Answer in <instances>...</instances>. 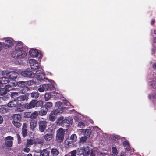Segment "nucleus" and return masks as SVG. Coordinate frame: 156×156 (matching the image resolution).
<instances>
[{"label": "nucleus", "mask_w": 156, "mask_h": 156, "mask_svg": "<svg viewBox=\"0 0 156 156\" xmlns=\"http://www.w3.org/2000/svg\"><path fill=\"white\" fill-rule=\"evenodd\" d=\"M2 74L3 76H6L9 79L12 80L16 79L18 75L17 72L14 71H9L8 70L2 71Z\"/></svg>", "instance_id": "nucleus-1"}, {"label": "nucleus", "mask_w": 156, "mask_h": 156, "mask_svg": "<svg viewBox=\"0 0 156 156\" xmlns=\"http://www.w3.org/2000/svg\"><path fill=\"white\" fill-rule=\"evenodd\" d=\"M16 84L19 87L21 92L23 94H27L29 90V88L27 86V83L25 81H20L17 82Z\"/></svg>", "instance_id": "nucleus-2"}, {"label": "nucleus", "mask_w": 156, "mask_h": 156, "mask_svg": "<svg viewBox=\"0 0 156 156\" xmlns=\"http://www.w3.org/2000/svg\"><path fill=\"white\" fill-rule=\"evenodd\" d=\"M10 55L12 57L14 58H23L27 56V53L25 51H22L20 52L15 50L11 53Z\"/></svg>", "instance_id": "nucleus-3"}, {"label": "nucleus", "mask_w": 156, "mask_h": 156, "mask_svg": "<svg viewBox=\"0 0 156 156\" xmlns=\"http://www.w3.org/2000/svg\"><path fill=\"white\" fill-rule=\"evenodd\" d=\"M14 44V40L12 38L7 37L5 39V41L3 43V47L4 48L9 50L13 46Z\"/></svg>", "instance_id": "nucleus-4"}, {"label": "nucleus", "mask_w": 156, "mask_h": 156, "mask_svg": "<svg viewBox=\"0 0 156 156\" xmlns=\"http://www.w3.org/2000/svg\"><path fill=\"white\" fill-rule=\"evenodd\" d=\"M35 75H36L39 80L42 81L44 80V81H45L47 80L48 78H45V75L44 73L43 72L41 67H39L38 69L35 71Z\"/></svg>", "instance_id": "nucleus-5"}, {"label": "nucleus", "mask_w": 156, "mask_h": 156, "mask_svg": "<svg viewBox=\"0 0 156 156\" xmlns=\"http://www.w3.org/2000/svg\"><path fill=\"white\" fill-rule=\"evenodd\" d=\"M65 134V131L62 128H60L57 131L56 140L59 143L62 142L63 140Z\"/></svg>", "instance_id": "nucleus-6"}, {"label": "nucleus", "mask_w": 156, "mask_h": 156, "mask_svg": "<svg viewBox=\"0 0 156 156\" xmlns=\"http://www.w3.org/2000/svg\"><path fill=\"white\" fill-rule=\"evenodd\" d=\"M17 99L18 103L20 104L21 107H23L27 101L28 99V95L26 94H24V95L19 96Z\"/></svg>", "instance_id": "nucleus-7"}, {"label": "nucleus", "mask_w": 156, "mask_h": 156, "mask_svg": "<svg viewBox=\"0 0 156 156\" xmlns=\"http://www.w3.org/2000/svg\"><path fill=\"white\" fill-rule=\"evenodd\" d=\"M20 74L22 76L26 78H32L35 76V73L29 69L22 71Z\"/></svg>", "instance_id": "nucleus-8"}, {"label": "nucleus", "mask_w": 156, "mask_h": 156, "mask_svg": "<svg viewBox=\"0 0 156 156\" xmlns=\"http://www.w3.org/2000/svg\"><path fill=\"white\" fill-rule=\"evenodd\" d=\"M13 137L11 136H8L5 137L4 139L5 144L7 147H11L13 145Z\"/></svg>", "instance_id": "nucleus-9"}, {"label": "nucleus", "mask_w": 156, "mask_h": 156, "mask_svg": "<svg viewBox=\"0 0 156 156\" xmlns=\"http://www.w3.org/2000/svg\"><path fill=\"white\" fill-rule=\"evenodd\" d=\"M29 63L31 68L35 71L39 67H41L39 65L37 62L34 59H30Z\"/></svg>", "instance_id": "nucleus-10"}, {"label": "nucleus", "mask_w": 156, "mask_h": 156, "mask_svg": "<svg viewBox=\"0 0 156 156\" xmlns=\"http://www.w3.org/2000/svg\"><path fill=\"white\" fill-rule=\"evenodd\" d=\"M39 129L41 132H44L46 129L47 122L45 121H41L38 122Z\"/></svg>", "instance_id": "nucleus-11"}, {"label": "nucleus", "mask_w": 156, "mask_h": 156, "mask_svg": "<svg viewBox=\"0 0 156 156\" xmlns=\"http://www.w3.org/2000/svg\"><path fill=\"white\" fill-rule=\"evenodd\" d=\"M84 152L83 156H88L90 154V156H95V152L93 150H90L89 147H84Z\"/></svg>", "instance_id": "nucleus-12"}, {"label": "nucleus", "mask_w": 156, "mask_h": 156, "mask_svg": "<svg viewBox=\"0 0 156 156\" xmlns=\"http://www.w3.org/2000/svg\"><path fill=\"white\" fill-rule=\"evenodd\" d=\"M30 56L33 57H38L40 54L38 51L36 49H31L29 51Z\"/></svg>", "instance_id": "nucleus-13"}, {"label": "nucleus", "mask_w": 156, "mask_h": 156, "mask_svg": "<svg viewBox=\"0 0 156 156\" xmlns=\"http://www.w3.org/2000/svg\"><path fill=\"white\" fill-rule=\"evenodd\" d=\"M53 135V132L51 130L50 132L44 135V138L45 140L49 141L52 139Z\"/></svg>", "instance_id": "nucleus-14"}, {"label": "nucleus", "mask_w": 156, "mask_h": 156, "mask_svg": "<svg viewBox=\"0 0 156 156\" xmlns=\"http://www.w3.org/2000/svg\"><path fill=\"white\" fill-rule=\"evenodd\" d=\"M23 46L22 43L21 42H18L15 47V50L21 52L22 51H24L23 50Z\"/></svg>", "instance_id": "nucleus-15"}, {"label": "nucleus", "mask_w": 156, "mask_h": 156, "mask_svg": "<svg viewBox=\"0 0 156 156\" xmlns=\"http://www.w3.org/2000/svg\"><path fill=\"white\" fill-rule=\"evenodd\" d=\"M34 101L35 100L33 99L29 103H26L25 105V107L27 109H30L35 107Z\"/></svg>", "instance_id": "nucleus-16"}, {"label": "nucleus", "mask_w": 156, "mask_h": 156, "mask_svg": "<svg viewBox=\"0 0 156 156\" xmlns=\"http://www.w3.org/2000/svg\"><path fill=\"white\" fill-rule=\"evenodd\" d=\"M27 124L26 123H24L22 126V133L23 137H25L27 134Z\"/></svg>", "instance_id": "nucleus-17"}, {"label": "nucleus", "mask_w": 156, "mask_h": 156, "mask_svg": "<svg viewBox=\"0 0 156 156\" xmlns=\"http://www.w3.org/2000/svg\"><path fill=\"white\" fill-rule=\"evenodd\" d=\"M55 108V110H54L52 112L55 114L56 115L61 113L63 112V110L65 109V107Z\"/></svg>", "instance_id": "nucleus-18"}, {"label": "nucleus", "mask_w": 156, "mask_h": 156, "mask_svg": "<svg viewBox=\"0 0 156 156\" xmlns=\"http://www.w3.org/2000/svg\"><path fill=\"white\" fill-rule=\"evenodd\" d=\"M18 102L15 100H12L9 102L7 105V106L9 107H15L17 105Z\"/></svg>", "instance_id": "nucleus-19"}, {"label": "nucleus", "mask_w": 156, "mask_h": 156, "mask_svg": "<svg viewBox=\"0 0 156 156\" xmlns=\"http://www.w3.org/2000/svg\"><path fill=\"white\" fill-rule=\"evenodd\" d=\"M12 121H17L20 122L21 120V115L19 114H16L13 115V116Z\"/></svg>", "instance_id": "nucleus-20"}, {"label": "nucleus", "mask_w": 156, "mask_h": 156, "mask_svg": "<svg viewBox=\"0 0 156 156\" xmlns=\"http://www.w3.org/2000/svg\"><path fill=\"white\" fill-rule=\"evenodd\" d=\"M35 101L34 105H35V107L40 108L42 107L43 104V101L41 100L37 101V100H35Z\"/></svg>", "instance_id": "nucleus-21"}, {"label": "nucleus", "mask_w": 156, "mask_h": 156, "mask_svg": "<svg viewBox=\"0 0 156 156\" xmlns=\"http://www.w3.org/2000/svg\"><path fill=\"white\" fill-rule=\"evenodd\" d=\"M59 154L58 149L55 148L51 150V154L52 156H57Z\"/></svg>", "instance_id": "nucleus-22"}, {"label": "nucleus", "mask_w": 156, "mask_h": 156, "mask_svg": "<svg viewBox=\"0 0 156 156\" xmlns=\"http://www.w3.org/2000/svg\"><path fill=\"white\" fill-rule=\"evenodd\" d=\"M0 82L1 85L6 84L9 82V80L8 78L4 77L1 78Z\"/></svg>", "instance_id": "nucleus-23"}, {"label": "nucleus", "mask_w": 156, "mask_h": 156, "mask_svg": "<svg viewBox=\"0 0 156 156\" xmlns=\"http://www.w3.org/2000/svg\"><path fill=\"white\" fill-rule=\"evenodd\" d=\"M37 122L35 120H32L30 122V126L32 130H34L36 127Z\"/></svg>", "instance_id": "nucleus-24"}, {"label": "nucleus", "mask_w": 156, "mask_h": 156, "mask_svg": "<svg viewBox=\"0 0 156 156\" xmlns=\"http://www.w3.org/2000/svg\"><path fill=\"white\" fill-rule=\"evenodd\" d=\"M10 96L12 98H13V100L17 101V98H18L19 96L18 92H13L11 94Z\"/></svg>", "instance_id": "nucleus-25"}, {"label": "nucleus", "mask_w": 156, "mask_h": 156, "mask_svg": "<svg viewBox=\"0 0 156 156\" xmlns=\"http://www.w3.org/2000/svg\"><path fill=\"white\" fill-rule=\"evenodd\" d=\"M125 149L127 151H129L130 150V147L128 141H124L123 143Z\"/></svg>", "instance_id": "nucleus-26"}, {"label": "nucleus", "mask_w": 156, "mask_h": 156, "mask_svg": "<svg viewBox=\"0 0 156 156\" xmlns=\"http://www.w3.org/2000/svg\"><path fill=\"white\" fill-rule=\"evenodd\" d=\"M53 86V85L51 83L44 84L42 85V87H43L44 90H48L49 89L50 90Z\"/></svg>", "instance_id": "nucleus-27"}, {"label": "nucleus", "mask_w": 156, "mask_h": 156, "mask_svg": "<svg viewBox=\"0 0 156 156\" xmlns=\"http://www.w3.org/2000/svg\"><path fill=\"white\" fill-rule=\"evenodd\" d=\"M39 94L38 92H34L31 93V97L34 100H37L39 96Z\"/></svg>", "instance_id": "nucleus-28"}, {"label": "nucleus", "mask_w": 156, "mask_h": 156, "mask_svg": "<svg viewBox=\"0 0 156 156\" xmlns=\"http://www.w3.org/2000/svg\"><path fill=\"white\" fill-rule=\"evenodd\" d=\"M52 106V103L51 102H49L46 103L43 107L45 108V109L48 111L49 109L51 108Z\"/></svg>", "instance_id": "nucleus-29"}, {"label": "nucleus", "mask_w": 156, "mask_h": 156, "mask_svg": "<svg viewBox=\"0 0 156 156\" xmlns=\"http://www.w3.org/2000/svg\"><path fill=\"white\" fill-rule=\"evenodd\" d=\"M76 151L77 154L79 155H83L84 152V147L79 148Z\"/></svg>", "instance_id": "nucleus-30"}, {"label": "nucleus", "mask_w": 156, "mask_h": 156, "mask_svg": "<svg viewBox=\"0 0 156 156\" xmlns=\"http://www.w3.org/2000/svg\"><path fill=\"white\" fill-rule=\"evenodd\" d=\"M88 138V137L86 136L81 137L80 140V143L82 144L86 143Z\"/></svg>", "instance_id": "nucleus-31"}, {"label": "nucleus", "mask_w": 156, "mask_h": 156, "mask_svg": "<svg viewBox=\"0 0 156 156\" xmlns=\"http://www.w3.org/2000/svg\"><path fill=\"white\" fill-rule=\"evenodd\" d=\"M56 118V115L53 112H51L49 115V119L52 122H53L55 120Z\"/></svg>", "instance_id": "nucleus-32"}, {"label": "nucleus", "mask_w": 156, "mask_h": 156, "mask_svg": "<svg viewBox=\"0 0 156 156\" xmlns=\"http://www.w3.org/2000/svg\"><path fill=\"white\" fill-rule=\"evenodd\" d=\"M70 140L71 142H74L77 140V136L75 134H72L70 137Z\"/></svg>", "instance_id": "nucleus-33"}, {"label": "nucleus", "mask_w": 156, "mask_h": 156, "mask_svg": "<svg viewBox=\"0 0 156 156\" xmlns=\"http://www.w3.org/2000/svg\"><path fill=\"white\" fill-rule=\"evenodd\" d=\"M48 111L46 109H41L38 111V114L41 116H44L46 115Z\"/></svg>", "instance_id": "nucleus-34"}, {"label": "nucleus", "mask_w": 156, "mask_h": 156, "mask_svg": "<svg viewBox=\"0 0 156 156\" xmlns=\"http://www.w3.org/2000/svg\"><path fill=\"white\" fill-rule=\"evenodd\" d=\"M76 154H77L76 151V150H73L68 154H66L65 156H76Z\"/></svg>", "instance_id": "nucleus-35"}, {"label": "nucleus", "mask_w": 156, "mask_h": 156, "mask_svg": "<svg viewBox=\"0 0 156 156\" xmlns=\"http://www.w3.org/2000/svg\"><path fill=\"white\" fill-rule=\"evenodd\" d=\"M12 123L14 126L17 128H19L21 125L20 122L17 121H12Z\"/></svg>", "instance_id": "nucleus-36"}, {"label": "nucleus", "mask_w": 156, "mask_h": 156, "mask_svg": "<svg viewBox=\"0 0 156 156\" xmlns=\"http://www.w3.org/2000/svg\"><path fill=\"white\" fill-rule=\"evenodd\" d=\"M31 118L32 119H34L36 118L38 115V112L36 111H34L31 114Z\"/></svg>", "instance_id": "nucleus-37"}, {"label": "nucleus", "mask_w": 156, "mask_h": 156, "mask_svg": "<svg viewBox=\"0 0 156 156\" xmlns=\"http://www.w3.org/2000/svg\"><path fill=\"white\" fill-rule=\"evenodd\" d=\"M7 92V90L4 88H0V95H3L5 94Z\"/></svg>", "instance_id": "nucleus-38"}, {"label": "nucleus", "mask_w": 156, "mask_h": 156, "mask_svg": "<svg viewBox=\"0 0 156 156\" xmlns=\"http://www.w3.org/2000/svg\"><path fill=\"white\" fill-rule=\"evenodd\" d=\"M51 98V95L50 93H46L44 95L45 100L48 101Z\"/></svg>", "instance_id": "nucleus-39"}, {"label": "nucleus", "mask_w": 156, "mask_h": 156, "mask_svg": "<svg viewBox=\"0 0 156 156\" xmlns=\"http://www.w3.org/2000/svg\"><path fill=\"white\" fill-rule=\"evenodd\" d=\"M112 152L114 155L117 156V155L118 152L116 148L115 147H112Z\"/></svg>", "instance_id": "nucleus-40"}, {"label": "nucleus", "mask_w": 156, "mask_h": 156, "mask_svg": "<svg viewBox=\"0 0 156 156\" xmlns=\"http://www.w3.org/2000/svg\"><path fill=\"white\" fill-rule=\"evenodd\" d=\"M31 113L30 112H26L24 114V117L25 118H31Z\"/></svg>", "instance_id": "nucleus-41"}, {"label": "nucleus", "mask_w": 156, "mask_h": 156, "mask_svg": "<svg viewBox=\"0 0 156 156\" xmlns=\"http://www.w3.org/2000/svg\"><path fill=\"white\" fill-rule=\"evenodd\" d=\"M33 140L31 139H27V147L32 145L33 144Z\"/></svg>", "instance_id": "nucleus-42"}, {"label": "nucleus", "mask_w": 156, "mask_h": 156, "mask_svg": "<svg viewBox=\"0 0 156 156\" xmlns=\"http://www.w3.org/2000/svg\"><path fill=\"white\" fill-rule=\"evenodd\" d=\"M62 104L61 101L58 102L56 103L55 108H62L61 107V105Z\"/></svg>", "instance_id": "nucleus-43"}, {"label": "nucleus", "mask_w": 156, "mask_h": 156, "mask_svg": "<svg viewBox=\"0 0 156 156\" xmlns=\"http://www.w3.org/2000/svg\"><path fill=\"white\" fill-rule=\"evenodd\" d=\"M78 126L80 128H83L85 126V124L82 122H79L78 124Z\"/></svg>", "instance_id": "nucleus-44"}, {"label": "nucleus", "mask_w": 156, "mask_h": 156, "mask_svg": "<svg viewBox=\"0 0 156 156\" xmlns=\"http://www.w3.org/2000/svg\"><path fill=\"white\" fill-rule=\"evenodd\" d=\"M70 123V122L66 118H65L64 119H63V122L62 123H67V125H66V126H69V124Z\"/></svg>", "instance_id": "nucleus-45"}, {"label": "nucleus", "mask_w": 156, "mask_h": 156, "mask_svg": "<svg viewBox=\"0 0 156 156\" xmlns=\"http://www.w3.org/2000/svg\"><path fill=\"white\" fill-rule=\"evenodd\" d=\"M64 117L62 116H60L59 117H58L57 119V121L59 122L62 123Z\"/></svg>", "instance_id": "nucleus-46"}, {"label": "nucleus", "mask_w": 156, "mask_h": 156, "mask_svg": "<svg viewBox=\"0 0 156 156\" xmlns=\"http://www.w3.org/2000/svg\"><path fill=\"white\" fill-rule=\"evenodd\" d=\"M27 83V85L29 86H30L34 84V82L31 80L25 81Z\"/></svg>", "instance_id": "nucleus-47"}, {"label": "nucleus", "mask_w": 156, "mask_h": 156, "mask_svg": "<svg viewBox=\"0 0 156 156\" xmlns=\"http://www.w3.org/2000/svg\"><path fill=\"white\" fill-rule=\"evenodd\" d=\"M0 112L2 113H5L6 112V110L4 108L1 107L0 108Z\"/></svg>", "instance_id": "nucleus-48"}, {"label": "nucleus", "mask_w": 156, "mask_h": 156, "mask_svg": "<svg viewBox=\"0 0 156 156\" xmlns=\"http://www.w3.org/2000/svg\"><path fill=\"white\" fill-rule=\"evenodd\" d=\"M89 129H86L85 130V134L86 135H87V136H88V137H89V136L90 135L91 133H90V132H89Z\"/></svg>", "instance_id": "nucleus-49"}, {"label": "nucleus", "mask_w": 156, "mask_h": 156, "mask_svg": "<svg viewBox=\"0 0 156 156\" xmlns=\"http://www.w3.org/2000/svg\"><path fill=\"white\" fill-rule=\"evenodd\" d=\"M16 136L17 138L18 143V144H20L21 142V138L20 136L18 134H16Z\"/></svg>", "instance_id": "nucleus-50"}, {"label": "nucleus", "mask_w": 156, "mask_h": 156, "mask_svg": "<svg viewBox=\"0 0 156 156\" xmlns=\"http://www.w3.org/2000/svg\"><path fill=\"white\" fill-rule=\"evenodd\" d=\"M153 44L152 46L154 48H155L156 45L155 44V43H156V37H154L153 38L152 40Z\"/></svg>", "instance_id": "nucleus-51"}, {"label": "nucleus", "mask_w": 156, "mask_h": 156, "mask_svg": "<svg viewBox=\"0 0 156 156\" xmlns=\"http://www.w3.org/2000/svg\"><path fill=\"white\" fill-rule=\"evenodd\" d=\"M9 96L8 95H6L2 97V99L3 100L6 101L9 99Z\"/></svg>", "instance_id": "nucleus-52"}, {"label": "nucleus", "mask_w": 156, "mask_h": 156, "mask_svg": "<svg viewBox=\"0 0 156 156\" xmlns=\"http://www.w3.org/2000/svg\"><path fill=\"white\" fill-rule=\"evenodd\" d=\"M113 139L116 142H118L119 140V138L118 136H114L113 137Z\"/></svg>", "instance_id": "nucleus-53"}, {"label": "nucleus", "mask_w": 156, "mask_h": 156, "mask_svg": "<svg viewBox=\"0 0 156 156\" xmlns=\"http://www.w3.org/2000/svg\"><path fill=\"white\" fill-rule=\"evenodd\" d=\"M101 156H109V154L107 152H101L100 154Z\"/></svg>", "instance_id": "nucleus-54"}, {"label": "nucleus", "mask_w": 156, "mask_h": 156, "mask_svg": "<svg viewBox=\"0 0 156 156\" xmlns=\"http://www.w3.org/2000/svg\"><path fill=\"white\" fill-rule=\"evenodd\" d=\"M65 105L66 106H69L71 105L70 103L67 100H65L64 101Z\"/></svg>", "instance_id": "nucleus-55"}, {"label": "nucleus", "mask_w": 156, "mask_h": 156, "mask_svg": "<svg viewBox=\"0 0 156 156\" xmlns=\"http://www.w3.org/2000/svg\"><path fill=\"white\" fill-rule=\"evenodd\" d=\"M30 151V149L27 147H25L23 149V151L25 152L28 153Z\"/></svg>", "instance_id": "nucleus-56"}, {"label": "nucleus", "mask_w": 156, "mask_h": 156, "mask_svg": "<svg viewBox=\"0 0 156 156\" xmlns=\"http://www.w3.org/2000/svg\"><path fill=\"white\" fill-rule=\"evenodd\" d=\"M38 90L40 92H43L44 91V90L42 87L39 88Z\"/></svg>", "instance_id": "nucleus-57"}, {"label": "nucleus", "mask_w": 156, "mask_h": 156, "mask_svg": "<svg viewBox=\"0 0 156 156\" xmlns=\"http://www.w3.org/2000/svg\"><path fill=\"white\" fill-rule=\"evenodd\" d=\"M6 88L8 90L9 89V90H10L12 89V87L11 86L9 85H6Z\"/></svg>", "instance_id": "nucleus-58"}, {"label": "nucleus", "mask_w": 156, "mask_h": 156, "mask_svg": "<svg viewBox=\"0 0 156 156\" xmlns=\"http://www.w3.org/2000/svg\"><path fill=\"white\" fill-rule=\"evenodd\" d=\"M3 122L2 117L0 115V124H2Z\"/></svg>", "instance_id": "nucleus-59"}, {"label": "nucleus", "mask_w": 156, "mask_h": 156, "mask_svg": "<svg viewBox=\"0 0 156 156\" xmlns=\"http://www.w3.org/2000/svg\"><path fill=\"white\" fill-rule=\"evenodd\" d=\"M152 67L154 69H156V62L154 63L153 64Z\"/></svg>", "instance_id": "nucleus-60"}, {"label": "nucleus", "mask_w": 156, "mask_h": 156, "mask_svg": "<svg viewBox=\"0 0 156 156\" xmlns=\"http://www.w3.org/2000/svg\"><path fill=\"white\" fill-rule=\"evenodd\" d=\"M155 52V51L154 48H152L151 50V53L152 55H154Z\"/></svg>", "instance_id": "nucleus-61"}, {"label": "nucleus", "mask_w": 156, "mask_h": 156, "mask_svg": "<svg viewBox=\"0 0 156 156\" xmlns=\"http://www.w3.org/2000/svg\"><path fill=\"white\" fill-rule=\"evenodd\" d=\"M155 21V20H152L151 22V24L152 25H153Z\"/></svg>", "instance_id": "nucleus-62"}, {"label": "nucleus", "mask_w": 156, "mask_h": 156, "mask_svg": "<svg viewBox=\"0 0 156 156\" xmlns=\"http://www.w3.org/2000/svg\"><path fill=\"white\" fill-rule=\"evenodd\" d=\"M18 110L20 112H21V111H23V107H22V108H18Z\"/></svg>", "instance_id": "nucleus-63"}, {"label": "nucleus", "mask_w": 156, "mask_h": 156, "mask_svg": "<svg viewBox=\"0 0 156 156\" xmlns=\"http://www.w3.org/2000/svg\"><path fill=\"white\" fill-rule=\"evenodd\" d=\"M120 156H126L125 155L124 153L123 152H121V155Z\"/></svg>", "instance_id": "nucleus-64"}]
</instances>
